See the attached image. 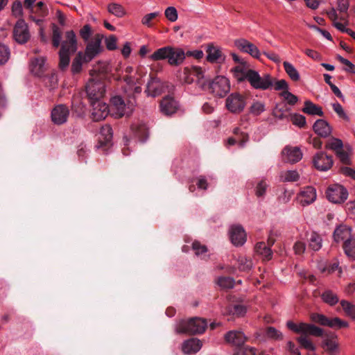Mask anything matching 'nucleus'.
I'll return each instance as SVG.
<instances>
[{
    "instance_id": "23",
    "label": "nucleus",
    "mask_w": 355,
    "mask_h": 355,
    "mask_svg": "<svg viewBox=\"0 0 355 355\" xmlns=\"http://www.w3.org/2000/svg\"><path fill=\"white\" fill-rule=\"evenodd\" d=\"M178 107V101L170 96L164 97L160 103L161 112L165 115H171L175 113Z\"/></svg>"
},
{
    "instance_id": "17",
    "label": "nucleus",
    "mask_w": 355,
    "mask_h": 355,
    "mask_svg": "<svg viewBox=\"0 0 355 355\" xmlns=\"http://www.w3.org/2000/svg\"><path fill=\"white\" fill-rule=\"evenodd\" d=\"M69 115V110L68 107L62 104L55 106L51 114V120L56 125L65 123L67 121Z\"/></svg>"
},
{
    "instance_id": "9",
    "label": "nucleus",
    "mask_w": 355,
    "mask_h": 355,
    "mask_svg": "<svg viewBox=\"0 0 355 355\" xmlns=\"http://www.w3.org/2000/svg\"><path fill=\"white\" fill-rule=\"evenodd\" d=\"M103 36L97 34L90 42H87L85 52L83 53L84 61L89 62L96 57L102 51L101 40Z\"/></svg>"
},
{
    "instance_id": "63",
    "label": "nucleus",
    "mask_w": 355,
    "mask_h": 355,
    "mask_svg": "<svg viewBox=\"0 0 355 355\" xmlns=\"http://www.w3.org/2000/svg\"><path fill=\"white\" fill-rule=\"evenodd\" d=\"M192 249L197 256L207 252V247L205 245H202L199 241H197L192 243Z\"/></svg>"
},
{
    "instance_id": "39",
    "label": "nucleus",
    "mask_w": 355,
    "mask_h": 355,
    "mask_svg": "<svg viewBox=\"0 0 355 355\" xmlns=\"http://www.w3.org/2000/svg\"><path fill=\"white\" fill-rule=\"evenodd\" d=\"M283 65L286 73L292 80L298 81L300 80V73L291 63L285 61L284 62Z\"/></svg>"
},
{
    "instance_id": "7",
    "label": "nucleus",
    "mask_w": 355,
    "mask_h": 355,
    "mask_svg": "<svg viewBox=\"0 0 355 355\" xmlns=\"http://www.w3.org/2000/svg\"><path fill=\"white\" fill-rule=\"evenodd\" d=\"M134 102L125 103L120 96H114L110 99V111L116 118L130 115L133 110Z\"/></svg>"
},
{
    "instance_id": "1",
    "label": "nucleus",
    "mask_w": 355,
    "mask_h": 355,
    "mask_svg": "<svg viewBox=\"0 0 355 355\" xmlns=\"http://www.w3.org/2000/svg\"><path fill=\"white\" fill-rule=\"evenodd\" d=\"M232 71L238 82L247 80L254 89L264 91L272 88L274 78L269 73L261 76L258 71L243 66H236Z\"/></svg>"
},
{
    "instance_id": "22",
    "label": "nucleus",
    "mask_w": 355,
    "mask_h": 355,
    "mask_svg": "<svg viewBox=\"0 0 355 355\" xmlns=\"http://www.w3.org/2000/svg\"><path fill=\"white\" fill-rule=\"evenodd\" d=\"M112 137L113 132L111 126L107 124L103 125L100 130L97 148H103L106 146H110Z\"/></svg>"
},
{
    "instance_id": "25",
    "label": "nucleus",
    "mask_w": 355,
    "mask_h": 355,
    "mask_svg": "<svg viewBox=\"0 0 355 355\" xmlns=\"http://www.w3.org/2000/svg\"><path fill=\"white\" fill-rule=\"evenodd\" d=\"M225 339L232 345L240 347L245 342L246 337L240 331H230L225 334Z\"/></svg>"
},
{
    "instance_id": "12",
    "label": "nucleus",
    "mask_w": 355,
    "mask_h": 355,
    "mask_svg": "<svg viewBox=\"0 0 355 355\" xmlns=\"http://www.w3.org/2000/svg\"><path fill=\"white\" fill-rule=\"evenodd\" d=\"M31 37L28 26L23 19L17 21L13 28V38L20 44L26 43Z\"/></svg>"
},
{
    "instance_id": "30",
    "label": "nucleus",
    "mask_w": 355,
    "mask_h": 355,
    "mask_svg": "<svg viewBox=\"0 0 355 355\" xmlns=\"http://www.w3.org/2000/svg\"><path fill=\"white\" fill-rule=\"evenodd\" d=\"M162 92V83L156 78H151L147 84L146 92L148 96H157Z\"/></svg>"
},
{
    "instance_id": "58",
    "label": "nucleus",
    "mask_w": 355,
    "mask_h": 355,
    "mask_svg": "<svg viewBox=\"0 0 355 355\" xmlns=\"http://www.w3.org/2000/svg\"><path fill=\"white\" fill-rule=\"evenodd\" d=\"M160 15L159 12H154L147 14L141 19V24L148 27H152V20Z\"/></svg>"
},
{
    "instance_id": "14",
    "label": "nucleus",
    "mask_w": 355,
    "mask_h": 355,
    "mask_svg": "<svg viewBox=\"0 0 355 355\" xmlns=\"http://www.w3.org/2000/svg\"><path fill=\"white\" fill-rule=\"evenodd\" d=\"M313 164L318 171H327L331 168L334 161L332 156L327 155L325 152L320 151L313 156Z\"/></svg>"
},
{
    "instance_id": "61",
    "label": "nucleus",
    "mask_w": 355,
    "mask_h": 355,
    "mask_svg": "<svg viewBox=\"0 0 355 355\" xmlns=\"http://www.w3.org/2000/svg\"><path fill=\"white\" fill-rule=\"evenodd\" d=\"M10 56V51L8 46L0 44V64L6 63Z\"/></svg>"
},
{
    "instance_id": "38",
    "label": "nucleus",
    "mask_w": 355,
    "mask_h": 355,
    "mask_svg": "<svg viewBox=\"0 0 355 355\" xmlns=\"http://www.w3.org/2000/svg\"><path fill=\"white\" fill-rule=\"evenodd\" d=\"M238 268L241 272H249L253 266L251 259L241 255L238 257Z\"/></svg>"
},
{
    "instance_id": "52",
    "label": "nucleus",
    "mask_w": 355,
    "mask_h": 355,
    "mask_svg": "<svg viewBox=\"0 0 355 355\" xmlns=\"http://www.w3.org/2000/svg\"><path fill=\"white\" fill-rule=\"evenodd\" d=\"M311 319L312 321L318 323L320 325L328 327L329 318L323 314L313 313L311 315Z\"/></svg>"
},
{
    "instance_id": "19",
    "label": "nucleus",
    "mask_w": 355,
    "mask_h": 355,
    "mask_svg": "<svg viewBox=\"0 0 355 355\" xmlns=\"http://www.w3.org/2000/svg\"><path fill=\"white\" fill-rule=\"evenodd\" d=\"M284 160L289 163H296L302 158V152L297 146H286L282 150Z\"/></svg>"
},
{
    "instance_id": "16",
    "label": "nucleus",
    "mask_w": 355,
    "mask_h": 355,
    "mask_svg": "<svg viewBox=\"0 0 355 355\" xmlns=\"http://www.w3.org/2000/svg\"><path fill=\"white\" fill-rule=\"evenodd\" d=\"M297 200L303 207L313 203L317 198L316 190L311 186L302 188L297 195Z\"/></svg>"
},
{
    "instance_id": "54",
    "label": "nucleus",
    "mask_w": 355,
    "mask_h": 355,
    "mask_svg": "<svg viewBox=\"0 0 355 355\" xmlns=\"http://www.w3.org/2000/svg\"><path fill=\"white\" fill-rule=\"evenodd\" d=\"M291 120L293 125L299 128H303L306 125V118L300 114H293L291 116Z\"/></svg>"
},
{
    "instance_id": "60",
    "label": "nucleus",
    "mask_w": 355,
    "mask_h": 355,
    "mask_svg": "<svg viewBox=\"0 0 355 355\" xmlns=\"http://www.w3.org/2000/svg\"><path fill=\"white\" fill-rule=\"evenodd\" d=\"M44 81L46 85L49 87L50 89H53L58 85V76L55 73H51V75L46 76L44 77Z\"/></svg>"
},
{
    "instance_id": "41",
    "label": "nucleus",
    "mask_w": 355,
    "mask_h": 355,
    "mask_svg": "<svg viewBox=\"0 0 355 355\" xmlns=\"http://www.w3.org/2000/svg\"><path fill=\"white\" fill-rule=\"evenodd\" d=\"M340 305L345 315L352 320H355V305L347 300H341Z\"/></svg>"
},
{
    "instance_id": "20",
    "label": "nucleus",
    "mask_w": 355,
    "mask_h": 355,
    "mask_svg": "<svg viewBox=\"0 0 355 355\" xmlns=\"http://www.w3.org/2000/svg\"><path fill=\"white\" fill-rule=\"evenodd\" d=\"M232 243L236 246L243 245L246 241V233L241 225H233L230 230Z\"/></svg>"
},
{
    "instance_id": "18",
    "label": "nucleus",
    "mask_w": 355,
    "mask_h": 355,
    "mask_svg": "<svg viewBox=\"0 0 355 355\" xmlns=\"http://www.w3.org/2000/svg\"><path fill=\"white\" fill-rule=\"evenodd\" d=\"M234 45L241 51L248 53L253 58L259 59L261 53L259 49L252 43L244 38H240L234 41Z\"/></svg>"
},
{
    "instance_id": "28",
    "label": "nucleus",
    "mask_w": 355,
    "mask_h": 355,
    "mask_svg": "<svg viewBox=\"0 0 355 355\" xmlns=\"http://www.w3.org/2000/svg\"><path fill=\"white\" fill-rule=\"evenodd\" d=\"M225 59L219 48L209 44L207 49V60L210 62H220Z\"/></svg>"
},
{
    "instance_id": "48",
    "label": "nucleus",
    "mask_w": 355,
    "mask_h": 355,
    "mask_svg": "<svg viewBox=\"0 0 355 355\" xmlns=\"http://www.w3.org/2000/svg\"><path fill=\"white\" fill-rule=\"evenodd\" d=\"M217 284L222 288L229 289L234 287V280L232 277H220L218 279Z\"/></svg>"
},
{
    "instance_id": "5",
    "label": "nucleus",
    "mask_w": 355,
    "mask_h": 355,
    "mask_svg": "<svg viewBox=\"0 0 355 355\" xmlns=\"http://www.w3.org/2000/svg\"><path fill=\"white\" fill-rule=\"evenodd\" d=\"M179 80L184 84H191L196 78L197 84L202 89H205V83L202 80L204 78L203 71L198 67H186L178 75Z\"/></svg>"
},
{
    "instance_id": "53",
    "label": "nucleus",
    "mask_w": 355,
    "mask_h": 355,
    "mask_svg": "<svg viewBox=\"0 0 355 355\" xmlns=\"http://www.w3.org/2000/svg\"><path fill=\"white\" fill-rule=\"evenodd\" d=\"M279 95L291 105H294L298 101V98L288 90L282 91Z\"/></svg>"
},
{
    "instance_id": "45",
    "label": "nucleus",
    "mask_w": 355,
    "mask_h": 355,
    "mask_svg": "<svg viewBox=\"0 0 355 355\" xmlns=\"http://www.w3.org/2000/svg\"><path fill=\"white\" fill-rule=\"evenodd\" d=\"M132 129L135 132L136 135L141 140H144L148 136V130L144 123L138 125L134 124L132 126Z\"/></svg>"
},
{
    "instance_id": "13",
    "label": "nucleus",
    "mask_w": 355,
    "mask_h": 355,
    "mask_svg": "<svg viewBox=\"0 0 355 355\" xmlns=\"http://www.w3.org/2000/svg\"><path fill=\"white\" fill-rule=\"evenodd\" d=\"M125 85L123 87V92L130 98H134L135 94L141 92V80L139 78H135L130 76L124 77Z\"/></svg>"
},
{
    "instance_id": "51",
    "label": "nucleus",
    "mask_w": 355,
    "mask_h": 355,
    "mask_svg": "<svg viewBox=\"0 0 355 355\" xmlns=\"http://www.w3.org/2000/svg\"><path fill=\"white\" fill-rule=\"evenodd\" d=\"M79 34L80 37L85 42H89V38L92 35V29L89 24H85L80 30Z\"/></svg>"
},
{
    "instance_id": "6",
    "label": "nucleus",
    "mask_w": 355,
    "mask_h": 355,
    "mask_svg": "<svg viewBox=\"0 0 355 355\" xmlns=\"http://www.w3.org/2000/svg\"><path fill=\"white\" fill-rule=\"evenodd\" d=\"M216 96L223 97L230 90V83L228 78L218 76L207 84L205 83V89Z\"/></svg>"
},
{
    "instance_id": "47",
    "label": "nucleus",
    "mask_w": 355,
    "mask_h": 355,
    "mask_svg": "<svg viewBox=\"0 0 355 355\" xmlns=\"http://www.w3.org/2000/svg\"><path fill=\"white\" fill-rule=\"evenodd\" d=\"M328 327L333 329L347 328L349 323L338 317L329 319Z\"/></svg>"
},
{
    "instance_id": "3",
    "label": "nucleus",
    "mask_w": 355,
    "mask_h": 355,
    "mask_svg": "<svg viewBox=\"0 0 355 355\" xmlns=\"http://www.w3.org/2000/svg\"><path fill=\"white\" fill-rule=\"evenodd\" d=\"M184 51L179 47L166 46L157 49L149 56L153 61L166 60L171 66H179L185 60Z\"/></svg>"
},
{
    "instance_id": "2",
    "label": "nucleus",
    "mask_w": 355,
    "mask_h": 355,
    "mask_svg": "<svg viewBox=\"0 0 355 355\" xmlns=\"http://www.w3.org/2000/svg\"><path fill=\"white\" fill-rule=\"evenodd\" d=\"M286 327L293 332L302 334L301 336L297 338V340L301 347L310 351H315V347L311 340L307 338V336L320 337L323 335L322 329L313 324L306 322L296 324L291 320H288L286 322Z\"/></svg>"
},
{
    "instance_id": "24",
    "label": "nucleus",
    "mask_w": 355,
    "mask_h": 355,
    "mask_svg": "<svg viewBox=\"0 0 355 355\" xmlns=\"http://www.w3.org/2000/svg\"><path fill=\"white\" fill-rule=\"evenodd\" d=\"M313 129L315 134L324 138L328 137L332 132L331 127L329 123L324 119L316 120L313 125Z\"/></svg>"
},
{
    "instance_id": "31",
    "label": "nucleus",
    "mask_w": 355,
    "mask_h": 355,
    "mask_svg": "<svg viewBox=\"0 0 355 355\" xmlns=\"http://www.w3.org/2000/svg\"><path fill=\"white\" fill-rule=\"evenodd\" d=\"M255 252L260 255L263 260H270L272 257V250L264 242H259L254 247Z\"/></svg>"
},
{
    "instance_id": "34",
    "label": "nucleus",
    "mask_w": 355,
    "mask_h": 355,
    "mask_svg": "<svg viewBox=\"0 0 355 355\" xmlns=\"http://www.w3.org/2000/svg\"><path fill=\"white\" fill-rule=\"evenodd\" d=\"M309 248L313 251H318L322 246V239L320 234L312 232L308 239Z\"/></svg>"
},
{
    "instance_id": "50",
    "label": "nucleus",
    "mask_w": 355,
    "mask_h": 355,
    "mask_svg": "<svg viewBox=\"0 0 355 355\" xmlns=\"http://www.w3.org/2000/svg\"><path fill=\"white\" fill-rule=\"evenodd\" d=\"M266 336L274 340H282L283 335L282 332L272 327H268L266 329Z\"/></svg>"
},
{
    "instance_id": "55",
    "label": "nucleus",
    "mask_w": 355,
    "mask_h": 355,
    "mask_svg": "<svg viewBox=\"0 0 355 355\" xmlns=\"http://www.w3.org/2000/svg\"><path fill=\"white\" fill-rule=\"evenodd\" d=\"M336 58L338 60L346 66V67L344 68L345 71L355 74V66L352 62H351L347 59L343 58L340 55H338Z\"/></svg>"
},
{
    "instance_id": "46",
    "label": "nucleus",
    "mask_w": 355,
    "mask_h": 355,
    "mask_svg": "<svg viewBox=\"0 0 355 355\" xmlns=\"http://www.w3.org/2000/svg\"><path fill=\"white\" fill-rule=\"evenodd\" d=\"M62 32L55 24L52 25V44L53 47L58 48L61 44Z\"/></svg>"
},
{
    "instance_id": "33",
    "label": "nucleus",
    "mask_w": 355,
    "mask_h": 355,
    "mask_svg": "<svg viewBox=\"0 0 355 355\" xmlns=\"http://www.w3.org/2000/svg\"><path fill=\"white\" fill-rule=\"evenodd\" d=\"M322 346L329 355H336L339 352L338 343L331 338L324 339Z\"/></svg>"
},
{
    "instance_id": "32",
    "label": "nucleus",
    "mask_w": 355,
    "mask_h": 355,
    "mask_svg": "<svg viewBox=\"0 0 355 355\" xmlns=\"http://www.w3.org/2000/svg\"><path fill=\"white\" fill-rule=\"evenodd\" d=\"M302 111L309 115L322 116L324 114L322 107L314 104L311 101H306L304 102V105Z\"/></svg>"
},
{
    "instance_id": "57",
    "label": "nucleus",
    "mask_w": 355,
    "mask_h": 355,
    "mask_svg": "<svg viewBox=\"0 0 355 355\" xmlns=\"http://www.w3.org/2000/svg\"><path fill=\"white\" fill-rule=\"evenodd\" d=\"M246 307L242 304H235L230 307V313L238 317L243 316L246 313Z\"/></svg>"
},
{
    "instance_id": "40",
    "label": "nucleus",
    "mask_w": 355,
    "mask_h": 355,
    "mask_svg": "<svg viewBox=\"0 0 355 355\" xmlns=\"http://www.w3.org/2000/svg\"><path fill=\"white\" fill-rule=\"evenodd\" d=\"M84 61L83 52L79 51L75 58L73 60L71 64V71L73 73H78L82 70Z\"/></svg>"
},
{
    "instance_id": "27",
    "label": "nucleus",
    "mask_w": 355,
    "mask_h": 355,
    "mask_svg": "<svg viewBox=\"0 0 355 355\" xmlns=\"http://www.w3.org/2000/svg\"><path fill=\"white\" fill-rule=\"evenodd\" d=\"M352 230L347 225H339L337 227L333 234L334 240L336 243L344 241V242L352 237Z\"/></svg>"
},
{
    "instance_id": "8",
    "label": "nucleus",
    "mask_w": 355,
    "mask_h": 355,
    "mask_svg": "<svg viewBox=\"0 0 355 355\" xmlns=\"http://www.w3.org/2000/svg\"><path fill=\"white\" fill-rule=\"evenodd\" d=\"M86 92L90 102L101 99L105 92V84L98 79L91 78L86 85Z\"/></svg>"
},
{
    "instance_id": "21",
    "label": "nucleus",
    "mask_w": 355,
    "mask_h": 355,
    "mask_svg": "<svg viewBox=\"0 0 355 355\" xmlns=\"http://www.w3.org/2000/svg\"><path fill=\"white\" fill-rule=\"evenodd\" d=\"M61 50L75 53L78 49V42L75 32L72 30L65 33L64 40L61 44Z\"/></svg>"
},
{
    "instance_id": "35",
    "label": "nucleus",
    "mask_w": 355,
    "mask_h": 355,
    "mask_svg": "<svg viewBox=\"0 0 355 355\" xmlns=\"http://www.w3.org/2000/svg\"><path fill=\"white\" fill-rule=\"evenodd\" d=\"M322 301L329 306H334L339 302L338 296L331 290L324 291L322 295Z\"/></svg>"
},
{
    "instance_id": "10",
    "label": "nucleus",
    "mask_w": 355,
    "mask_h": 355,
    "mask_svg": "<svg viewBox=\"0 0 355 355\" xmlns=\"http://www.w3.org/2000/svg\"><path fill=\"white\" fill-rule=\"evenodd\" d=\"M326 195L330 202L343 203L348 197V191L343 185L334 184L328 187Z\"/></svg>"
},
{
    "instance_id": "44",
    "label": "nucleus",
    "mask_w": 355,
    "mask_h": 355,
    "mask_svg": "<svg viewBox=\"0 0 355 355\" xmlns=\"http://www.w3.org/2000/svg\"><path fill=\"white\" fill-rule=\"evenodd\" d=\"M266 110L264 103L259 101H254L250 107V112L254 115L259 116L263 113Z\"/></svg>"
},
{
    "instance_id": "4",
    "label": "nucleus",
    "mask_w": 355,
    "mask_h": 355,
    "mask_svg": "<svg viewBox=\"0 0 355 355\" xmlns=\"http://www.w3.org/2000/svg\"><path fill=\"white\" fill-rule=\"evenodd\" d=\"M207 326V322L205 320L200 318H193L188 320H180L176 326V331L189 334H202Z\"/></svg>"
},
{
    "instance_id": "26",
    "label": "nucleus",
    "mask_w": 355,
    "mask_h": 355,
    "mask_svg": "<svg viewBox=\"0 0 355 355\" xmlns=\"http://www.w3.org/2000/svg\"><path fill=\"white\" fill-rule=\"evenodd\" d=\"M202 342L198 338H190L185 340L182 345V350L186 354L197 353L202 347Z\"/></svg>"
},
{
    "instance_id": "37",
    "label": "nucleus",
    "mask_w": 355,
    "mask_h": 355,
    "mask_svg": "<svg viewBox=\"0 0 355 355\" xmlns=\"http://www.w3.org/2000/svg\"><path fill=\"white\" fill-rule=\"evenodd\" d=\"M107 11L116 17L121 18L125 15V8L119 3H110L107 5Z\"/></svg>"
},
{
    "instance_id": "64",
    "label": "nucleus",
    "mask_w": 355,
    "mask_h": 355,
    "mask_svg": "<svg viewBox=\"0 0 355 355\" xmlns=\"http://www.w3.org/2000/svg\"><path fill=\"white\" fill-rule=\"evenodd\" d=\"M117 39L114 35H110L105 39V43L107 50L114 51L117 49Z\"/></svg>"
},
{
    "instance_id": "49",
    "label": "nucleus",
    "mask_w": 355,
    "mask_h": 355,
    "mask_svg": "<svg viewBox=\"0 0 355 355\" xmlns=\"http://www.w3.org/2000/svg\"><path fill=\"white\" fill-rule=\"evenodd\" d=\"M281 178L284 182H295L300 179V175L297 171H287L282 173Z\"/></svg>"
},
{
    "instance_id": "29",
    "label": "nucleus",
    "mask_w": 355,
    "mask_h": 355,
    "mask_svg": "<svg viewBox=\"0 0 355 355\" xmlns=\"http://www.w3.org/2000/svg\"><path fill=\"white\" fill-rule=\"evenodd\" d=\"M46 60L43 57L36 58L30 64L31 71L37 76H41L45 70Z\"/></svg>"
},
{
    "instance_id": "43",
    "label": "nucleus",
    "mask_w": 355,
    "mask_h": 355,
    "mask_svg": "<svg viewBox=\"0 0 355 355\" xmlns=\"http://www.w3.org/2000/svg\"><path fill=\"white\" fill-rule=\"evenodd\" d=\"M73 53L72 52H69V51H63V50H60V52H59V67L62 69V70H64L69 64V62H70V56L71 54H73Z\"/></svg>"
},
{
    "instance_id": "11",
    "label": "nucleus",
    "mask_w": 355,
    "mask_h": 355,
    "mask_svg": "<svg viewBox=\"0 0 355 355\" xmlns=\"http://www.w3.org/2000/svg\"><path fill=\"white\" fill-rule=\"evenodd\" d=\"M246 105L245 98L239 93H232L225 101L226 108L232 113L241 112Z\"/></svg>"
},
{
    "instance_id": "59",
    "label": "nucleus",
    "mask_w": 355,
    "mask_h": 355,
    "mask_svg": "<svg viewBox=\"0 0 355 355\" xmlns=\"http://www.w3.org/2000/svg\"><path fill=\"white\" fill-rule=\"evenodd\" d=\"M12 14L15 17H21L23 15L22 3L20 1H15L12 5Z\"/></svg>"
},
{
    "instance_id": "42",
    "label": "nucleus",
    "mask_w": 355,
    "mask_h": 355,
    "mask_svg": "<svg viewBox=\"0 0 355 355\" xmlns=\"http://www.w3.org/2000/svg\"><path fill=\"white\" fill-rule=\"evenodd\" d=\"M343 148V143L341 139L331 137L329 139L326 143L325 148L328 150H331L336 153L338 150H340L341 148Z\"/></svg>"
},
{
    "instance_id": "56",
    "label": "nucleus",
    "mask_w": 355,
    "mask_h": 355,
    "mask_svg": "<svg viewBox=\"0 0 355 355\" xmlns=\"http://www.w3.org/2000/svg\"><path fill=\"white\" fill-rule=\"evenodd\" d=\"M165 17L171 22L175 21L178 18V11L173 6L168 7L164 12Z\"/></svg>"
},
{
    "instance_id": "62",
    "label": "nucleus",
    "mask_w": 355,
    "mask_h": 355,
    "mask_svg": "<svg viewBox=\"0 0 355 355\" xmlns=\"http://www.w3.org/2000/svg\"><path fill=\"white\" fill-rule=\"evenodd\" d=\"M272 87L276 91H288L289 89L288 83L284 79L277 80L274 78Z\"/></svg>"
},
{
    "instance_id": "15",
    "label": "nucleus",
    "mask_w": 355,
    "mask_h": 355,
    "mask_svg": "<svg viewBox=\"0 0 355 355\" xmlns=\"http://www.w3.org/2000/svg\"><path fill=\"white\" fill-rule=\"evenodd\" d=\"M92 107V118L95 121L105 119L111 112L109 106L101 99L90 102Z\"/></svg>"
},
{
    "instance_id": "36",
    "label": "nucleus",
    "mask_w": 355,
    "mask_h": 355,
    "mask_svg": "<svg viewBox=\"0 0 355 355\" xmlns=\"http://www.w3.org/2000/svg\"><path fill=\"white\" fill-rule=\"evenodd\" d=\"M343 250L345 254L351 259L355 260V238L346 240L343 243Z\"/></svg>"
}]
</instances>
